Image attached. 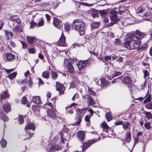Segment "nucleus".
I'll return each mask as SVG.
<instances>
[{
    "label": "nucleus",
    "instance_id": "51",
    "mask_svg": "<svg viewBox=\"0 0 152 152\" xmlns=\"http://www.w3.org/2000/svg\"><path fill=\"white\" fill-rule=\"evenodd\" d=\"M19 121L20 124H22L24 122V118L23 116L20 115L19 119Z\"/></svg>",
    "mask_w": 152,
    "mask_h": 152
},
{
    "label": "nucleus",
    "instance_id": "21",
    "mask_svg": "<svg viewBox=\"0 0 152 152\" xmlns=\"http://www.w3.org/2000/svg\"><path fill=\"white\" fill-rule=\"evenodd\" d=\"M35 129V127L34 124L32 123H28L25 128V130L32 129L33 131Z\"/></svg>",
    "mask_w": 152,
    "mask_h": 152
},
{
    "label": "nucleus",
    "instance_id": "57",
    "mask_svg": "<svg viewBox=\"0 0 152 152\" xmlns=\"http://www.w3.org/2000/svg\"><path fill=\"white\" fill-rule=\"evenodd\" d=\"M130 125V124L128 122L125 124L123 125V128L125 130L127 129L128 126Z\"/></svg>",
    "mask_w": 152,
    "mask_h": 152
},
{
    "label": "nucleus",
    "instance_id": "50",
    "mask_svg": "<svg viewBox=\"0 0 152 152\" xmlns=\"http://www.w3.org/2000/svg\"><path fill=\"white\" fill-rule=\"evenodd\" d=\"M115 44L116 45H119L121 44L120 40L118 39H116L115 40Z\"/></svg>",
    "mask_w": 152,
    "mask_h": 152
},
{
    "label": "nucleus",
    "instance_id": "58",
    "mask_svg": "<svg viewBox=\"0 0 152 152\" xmlns=\"http://www.w3.org/2000/svg\"><path fill=\"white\" fill-rule=\"evenodd\" d=\"M44 24V21L42 19L39 22L38 24V26H42Z\"/></svg>",
    "mask_w": 152,
    "mask_h": 152
},
{
    "label": "nucleus",
    "instance_id": "31",
    "mask_svg": "<svg viewBox=\"0 0 152 152\" xmlns=\"http://www.w3.org/2000/svg\"><path fill=\"white\" fill-rule=\"evenodd\" d=\"M110 17L111 20L112 21H114V22H116L118 19L117 15L113 14L110 15Z\"/></svg>",
    "mask_w": 152,
    "mask_h": 152
},
{
    "label": "nucleus",
    "instance_id": "33",
    "mask_svg": "<svg viewBox=\"0 0 152 152\" xmlns=\"http://www.w3.org/2000/svg\"><path fill=\"white\" fill-rule=\"evenodd\" d=\"M27 39L29 43H32L35 39V37L32 36H27Z\"/></svg>",
    "mask_w": 152,
    "mask_h": 152
},
{
    "label": "nucleus",
    "instance_id": "30",
    "mask_svg": "<svg viewBox=\"0 0 152 152\" xmlns=\"http://www.w3.org/2000/svg\"><path fill=\"white\" fill-rule=\"evenodd\" d=\"M77 137L81 140L84 139L85 137V133L83 131H80L77 133Z\"/></svg>",
    "mask_w": 152,
    "mask_h": 152
},
{
    "label": "nucleus",
    "instance_id": "34",
    "mask_svg": "<svg viewBox=\"0 0 152 152\" xmlns=\"http://www.w3.org/2000/svg\"><path fill=\"white\" fill-rule=\"evenodd\" d=\"M5 34L6 37H8V39L11 38L13 36V33L10 31H6Z\"/></svg>",
    "mask_w": 152,
    "mask_h": 152
},
{
    "label": "nucleus",
    "instance_id": "14",
    "mask_svg": "<svg viewBox=\"0 0 152 152\" xmlns=\"http://www.w3.org/2000/svg\"><path fill=\"white\" fill-rule=\"evenodd\" d=\"M5 56L6 57V60L8 61H12L15 60V55L9 53H6Z\"/></svg>",
    "mask_w": 152,
    "mask_h": 152
},
{
    "label": "nucleus",
    "instance_id": "53",
    "mask_svg": "<svg viewBox=\"0 0 152 152\" xmlns=\"http://www.w3.org/2000/svg\"><path fill=\"white\" fill-rule=\"evenodd\" d=\"M102 83V86H106L110 83V82L109 81L107 80L106 79L104 78V81H103Z\"/></svg>",
    "mask_w": 152,
    "mask_h": 152
},
{
    "label": "nucleus",
    "instance_id": "1",
    "mask_svg": "<svg viewBox=\"0 0 152 152\" xmlns=\"http://www.w3.org/2000/svg\"><path fill=\"white\" fill-rule=\"evenodd\" d=\"M138 37L135 34H133L130 36V40L125 42L124 46L129 50L134 49L138 48L141 45L140 41L137 40Z\"/></svg>",
    "mask_w": 152,
    "mask_h": 152
},
{
    "label": "nucleus",
    "instance_id": "8",
    "mask_svg": "<svg viewBox=\"0 0 152 152\" xmlns=\"http://www.w3.org/2000/svg\"><path fill=\"white\" fill-rule=\"evenodd\" d=\"M88 62L87 60L85 61H80L78 62L77 66L79 69H82L87 65Z\"/></svg>",
    "mask_w": 152,
    "mask_h": 152
},
{
    "label": "nucleus",
    "instance_id": "23",
    "mask_svg": "<svg viewBox=\"0 0 152 152\" xmlns=\"http://www.w3.org/2000/svg\"><path fill=\"white\" fill-rule=\"evenodd\" d=\"M67 71L71 73H74L75 72L74 67L70 63L68 64L67 67Z\"/></svg>",
    "mask_w": 152,
    "mask_h": 152
},
{
    "label": "nucleus",
    "instance_id": "55",
    "mask_svg": "<svg viewBox=\"0 0 152 152\" xmlns=\"http://www.w3.org/2000/svg\"><path fill=\"white\" fill-rule=\"evenodd\" d=\"M23 48H27V45L26 42L23 41H20Z\"/></svg>",
    "mask_w": 152,
    "mask_h": 152
},
{
    "label": "nucleus",
    "instance_id": "16",
    "mask_svg": "<svg viewBox=\"0 0 152 152\" xmlns=\"http://www.w3.org/2000/svg\"><path fill=\"white\" fill-rule=\"evenodd\" d=\"M77 104L76 103H73L69 107H66V109L67 113L70 114H72L73 113V111L72 108L73 107H75V105H77Z\"/></svg>",
    "mask_w": 152,
    "mask_h": 152
},
{
    "label": "nucleus",
    "instance_id": "61",
    "mask_svg": "<svg viewBox=\"0 0 152 152\" xmlns=\"http://www.w3.org/2000/svg\"><path fill=\"white\" fill-rule=\"evenodd\" d=\"M26 133L27 134H28L29 137L28 139H30L31 137H32L33 136V135L34 134L33 133H29L28 131L26 132Z\"/></svg>",
    "mask_w": 152,
    "mask_h": 152
},
{
    "label": "nucleus",
    "instance_id": "32",
    "mask_svg": "<svg viewBox=\"0 0 152 152\" xmlns=\"http://www.w3.org/2000/svg\"><path fill=\"white\" fill-rule=\"evenodd\" d=\"M143 114L146 116V117L148 119L152 118V114L150 112L144 111Z\"/></svg>",
    "mask_w": 152,
    "mask_h": 152
},
{
    "label": "nucleus",
    "instance_id": "35",
    "mask_svg": "<svg viewBox=\"0 0 152 152\" xmlns=\"http://www.w3.org/2000/svg\"><path fill=\"white\" fill-rule=\"evenodd\" d=\"M149 91H148V92L145 95V97H146V96H147V98L143 102V103H147L148 102H150L151 100V95L150 94H149L148 96V94Z\"/></svg>",
    "mask_w": 152,
    "mask_h": 152
},
{
    "label": "nucleus",
    "instance_id": "42",
    "mask_svg": "<svg viewBox=\"0 0 152 152\" xmlns=\"http://www.w3.org/2000/svg\"><path fill=\"white\" fill-rule=\"evenodd\" d=\"M88 92L89 94L93 96H95L96 95V93L91 88H88Z\"/></svg>",
    "mask_w": 152,
    "mask_h": 152
},
{
    "label": "nucleus",
    "instance_id": "3",
    "mask_svg": "<svg viewBox=\"0 0 152 152\" xmlns=\"http://www.w3.org/2000/svg\"><path fill=\"white\" fill-rule=\"evenodd\" d=\"M86 110V109L83 108L82 109H80L78 108L77 109V114L75 118V123L74 125H78L81 123V119L83 117V112Z\"/></svg>",
    "mask_w": 152,
    "mask_h": 152
},
{
    "label": "nucleus",
    "instance_id": "24",
    "mask_svg": "<svg viewBox=\"0 0 152 152\" xmlns=\"http://www.w3.org/2000/svg\"><path fill=\"white\" fill-rule=\"evenodd\" d=\"M131 133L129 131L125 134V140L127 143H129L131 140Z\"/></svg>",
    "mask_w": 152,
    "mask_h": 152
},
{
    "label": "nucleus",
    "instance_id": "56",
    "mask_svg": "<svg viewBox=\"0 0 152 152\" xmlns=\"http://www.w3.org/2000/svg\"><path fill=\"white\" fill-rule=\"evenodd\" d=\"M99 13L101 15H105L107 14V12L104 10H101L99 11Z\"/></svg>",
    "mask_w": 152,
    "mask_h": 152
},
{
    "label": "nucleus",
    "instance_id": "48",
    "mask_svg": "<svg viewBox=\"0 0 152 152\" xmlns=\"http://www.w3.org/2000/svg\"><path fill=\"white\" fill-rule=\"evenodd\" d=\"M27 102V99L26 97L24 96L21 99V102L23 104H26Z\"/></svg>",
    "mask_w": 152,
    "mask_h": 152
},
{
    "label": "nucleus",
    "instance_id": "36",
    "mask_svg": "<svg viewBox=\"0 0 152 152\" xmlns=\"http://www.w3.org/2000/svg\"><path fill=\"white\" fill-rule=\"evenodd\" d=\"M105 116L108 122L110 121L112 119V117L111 113L110 112L107 113L106 114Z\"/></svg>",
    "mask_w": 152,
    "mask_h": 152
},
{
    "label": "nucleus",
    "instance_id": "40",
    "mask_svg": "<svg viewBox=\"0 0 152 152\" xmlns=\"http://www.w3.org/2000/svg\"><path fill=\"white\" fill-rule=\"evenodd\" d=\"M100 126L102 128L103 131H104L105 129H109V127L106 122H103L100 125Z\"/></svg>",
    "mask_w": 152,
    "mask_h": 152
},
{
    "label": "nucleus",
    "instance_id": "11",
    "mask_svg": "<svg viewBox=\"0 0 152 152\" xmlns=\"http://www.w3.org/2000/svg\"><path fill=\"white\" fill-rule=\"evenodd\" d=\"M96 140H92L89 141L88 142L84 143L83 145V147L82 148L83 152H84L86 149L89 146H90L92 144L96 142Z\"/></svg>",
    "mask_w": 152,
    "mask_h": 152
},
{
    "label": "nucleus",
    "instance_id": "26",
    "mask_svg": "<svg viewBox=\"0 0 152 152\" xmlns=\"http://www.w3.org/2000/svg\"><path fill=\"white\" fill-rule=\"evenodd\" d=\"M33 101L36 104H39L41 103L40 99L39 96H34L33 97Z\"/></svg>",
    "mask_w": 152,
    "mask_h": 152
},
{
    "label": "nucleus",
    "instance_id": "10",
    "mask_svg": "<svg viewBox=\"0 0 152 152\" xmlns=\"http://www.w3.org/2000/svg\"><path fill=\"white\" fill-rule=\"evenodd\" d=\"M57 111L56 109L52 110L48 112V115L50 118L51 119H55L56 117V114Z\"/></svg>",
    "mask_w": 152,
    "mask_h": 152
},
{
    "label": "nucleus",
    "instance_id": "29",
    "mask_svg": "<svg viewBox=\"0 0 152 152\" xmlns=\"http://www.w3.org/2000/svg\"><path fill=\"white\" fill-rule=\"evenodd\" d=\"M19 25L16 26H15L13 29V31L14 32L20 33L23 31V29L21 28H20Z\"/></svg>",
    "mask_w": 152,
    "mask_h": 152
},
{
    "label": "nucleus",
    "instance_id": "15",
    "mask_svg": "<svg viewBox=\"0 0 152 152\" xmlns=\"http://www.w3.org/2000/svg\"><path fill=\"white\" fill-rule=\"evenodd\" d=\"M135 33L138 36H137L136 35V37H138V39H137V40H139L140 41V43L141 39H142V38L144 37L145 35V34L143 32H141L140 30L138 29L136 31Z\"/></svg>",
    "mask_w": 152,
    "mask_h": 152
},
{
    "label": "nucleus",
    "instance_id": "5",
    "mask_svg": "<svg viewBox=\"0 0 152 152\" xmlns=\"http://www.w3.org/2000/svg\"><path fill=\"white\" fill-rule=\"evenodd\" d=\"M46 149L48 152H54L55 150L58 151L60 149L61 147L58 145H53L51 144H49Z\"/></svg>",
    "mask_w": 152,
    "mask_h": 152
},
{
    "label": "nucleus",
    "instance_id": "47",
    "mask_svg": "<svg viewBox=\"0 0 152 152\" xmlns=\"http://www.w3.org/2000/svg\"><path fill=\"white\" fill-rule=\"evenodd\" d=\"M145 107L148 109H152V102L147 104Z\"/></svg>",
    "mask_w": 152,
    "mask_h": 152
},
{
    "label": "nucleus",
    "instance_id": "12",
    "mask_svg": "<svg viewBox=\"0 0 152 152\" xmlns=\"http://www.w3.org/2000/svg\"><path fill=\"white\" fill-rule=\"evenodd\" d=\"M53 24L56 28L59 29L61 28L62 26V23L57 18H54Z\"/></svg>",
    "mask_w": 152,
    "mask_h": 152
},
{
    "label": "nucleus",
    "instance_id": "43",
    "mask_svg": "<svg viewBox=\"0 0 152 152\" xmlns=\"http://www.w3.org/2000/svg\"><path fill=\"white\" fill-rule=\"evenodd\" d=\"M121 74V73L120 72L115 71L114 72V73L112 74L111 76L112 77V78H113L115 77L120 75Z\"/></svg>",
    "mask_w": 152,
    "mask_h": 152
},
{
    "label": "nucleus",
    "instance_id": "59",
    "mask_svg": "<svg viewBox=\"0 0 152 152\" xmlns=\"http://www.w3.org/2000/svg\"><path fill=\"white\" fill-rule=\"evenodd\" d=\"M124 58L121 57H119L117 59V61L118 62L123 63L124 61Z\"/></svg>",
    "mask_w": 152,
    "mask_h": 152
},
{
    "label": "nucleus",
    "instance_id": "54",
    "mask_svg": "<svg viewBox=\"0 0 152 152\" xmlns=\"http://www.w3.org/2000/svg\"><path fill=\"white\" fill-rule=\"evenodd\" d=\"M147 44H143L141 47L140 48V50H145L147 48Z\"/></svg>",
    "mask_w": 152,
    "mask_h": 152
},
{
    "label": "nucleus",
    "instance_id": "39",
    "mask_svg": "<svg viewBox=\"0 0 152 152\" xmlns=\"http://www.w3.org/2000/svg\"><path fill=\"white\" fill-rule=\"evenodd\" d=\"M17 74V72H14L10 74L8 76V77L10 79L12 80L15 77Z\"/></svg>",
    "mask_w": 152,
    "mask_h": 152
},
{
    "label": "nucleus",
    "instance_id": "9",
    "mask_svg": "<svg viewBox=\"0 0 152 152\" xmlns=\"http://www.w3.org/2000/svg\"><path fill=\"white\" fill-rule=\"evenodd\" d=\"M56 90L59 91L60 94H62L65 90V88L61 84L56 83Z\"/></svg>",
    "mask_w": 152,
    "mask_h": 152
},
{
    "label": "nucleus",
    "instance_id": "7",
    "mask_svg": "<svg viewBox=\"0 0 152 152\" xmlns=\"http://www.w3.org/2000/svg\"><path fill=\"white\" fill-rule=\"evenodd\" d=\"M97 58L100 60L101 61L104 62L107 65V63H109V60H110L111 58V57L110 56H106L104 57H103L101 54H100Z\"/></svg>",
    "mask_w": 152,
    "mask_h": 152
},
{
    "label": "nucleus",
    "instance_id": "38",
    "mask_svg": "<svg viewBox=\"0 0 152 152\" xmlns=\"http://www.w3.org/2000/svg\"><path fill=\"white\" fill-rule=\"evenodd\" d=\"M1 144L3 148L5 147L7 145V142L3 138L1 140Z\"/></svg>",
    "mask_w": 152,
    "mask_h": 152
},
{
    "label": "nucleus",
    "instance_id": "19",
    "mask_svg": "<svg viewBox=\"0 0 152 152\" xmlns=\"http://www.w3.org/2000/svg\"><path fill=\"white\" fill-rule=\"evenodd\" d=\"M10 19L14 22L17 23H20L21 22V20L19 19V17L18 15L13 16L10 18Z\"/></svg>",
    "mask_w": 152,
    "mask_h": 152
},
{
    "label": "nucleus",
    "instance_id": "20",
    "mask_svg": "<svg viewBox=\"0 0 152 152\" xmlns=\"http://www.w3.org/2000/svg\"><path fill=\"white\" fill-rule=\"evenodd\" d=\"M2 107L4 111L7 113L9 112L11 109V106L8 103L4 104L2 106Z\"/></svg>",
    "mask_w": 152,
    "mask_h": 152
},
{
    "label": "nucleus",
    "instance_id": "13",
    "mask_svg": "<svg viewBox=\"0 0 152 152\" xmlns=\"http://www.w3.org/2000/svg\"><path fill=\"white\" fill-rule=\"evenodd\" d=\"M142 16L144 19L148 21L150 20V19L152 18V15L150 11L143 13Z\"/></svg>",
    "mask_w": 152,
    "mask_h": 152
},
{
    "label": "nucleus",
    "instance_id": "18",
    "mask_svg": "<svg viewBox=\"0 0 152 152\" xmlns=\"http://www.w3.org/2000/svg\"><path fill=\"white\" fill-rule=\"evenodd\" d=\"M86 96L87 97V100L88 105H92L95 104L94 99L91 96L88 94H86Z\"/></svg>",
    "mask_w": 152,
    "mask_h": 152
},
{
    "label": "nucleus",
    "instance_id": "2",
    "mask_svg": "<svg viewBox=\"0 0 152 152\" xmlns=\"http://www.w3.org/2000/svg\"><path fill=\"white\" fill-rule=\"evenodd\" d=\"M72 26L74 29L79 32L80 35L84 34V24L83 21L78 20H75Z\"/></svg>",
    "mask_w": 152,
    "mask_h": 152
},
{
    "label": "nucleus",
    "instance_id": "22",
    "mask_svg": "<svg viewBox=\"0 0 152 152\" xmlns=\"http://www.w3.org/2000/svg\"><path fill=\"white\" fill-rule=\"evenodd\" d=\"M121 80L124 83H129L132 81L131 77L128 76L124 77L123 78L121 77Z\"/></svg>",
    "mask_w": 152,
    "mask_h": 152
},
{
    "label": "nucleus",
    "instance_id": "6",
    "mask_svg": "<svg viewBox=\"0 0 152 152\" xmlns=\"http://www.w3.org/2000/svg\"><path fill=\"white\" fill-rule=\"evenodd\" d=\"M60 134L61 137V141L62 143H64V140L67 141L68 139H69L71 136L70 134L68 133V132H61Z\"/></svg>",
    "mask_w": 152,
    "mask_h": 152
},
{
    "label": "nucleus",
    "instance_id": "62",
    "mask_svg": "<svg viewBox=\"0 0 152 152\" xmlns=\"http://www.w3.org/2000/svg\"><path fill=\"white\" fill-rule=\"evenodd\" d=\"M28 51L29 53H35V50L32 48L29 49Z\"/></svg>",
    "mask_w": 152,
    "mask_h": 152
},
{
    "label": "nucleus",
    "instance_id": "52",
    "mask_svg": "<svg viewBox=\"0 0 152 152\" xmlns=\"http://www.w3.org/2000/svg\"><path fill=\"white\" fill-rule=\"evenodd\" d=\"M81 4L83 6H87L89 7H91L94 4H89L88 3H85V2H81Z\"/></svg>",
    "mask_w": 152,
    "mask_h": 152
},
{
    "label": "nucleus",
    "instance_id": "49",
    "mask_svg": "<svg viewBox=\"0 0 152 152\" xmlns=\"http://www.w3.org/2000/svg\"><path fill=\"white\" fill-rule=\"evenodd\" d=\"M91 117V115H86L85 118V120L86 122H89L90 121V119Z\"/></svg>",
    "mask_w": 152,
    "mask_h": 152
},
{
    "label": "nucleus",
    "instance_id": "4",
    "mask_svg": "<svg viewBox=\"0 0 152 152\" xmlns=\"http://www.w3.org/2000/svg\"><path fill=\"white\" fill-rule=\"evenodd\" d=\"M57 44L58 46L65 47L67 46V44L66 42V37L64 35L63 31L61 35L57 42Z\"/></svg>",
    "mask_w": 152,
    "mask_h": 152
},
{
    "label": "nucleus",
    "instance_id": "46",
    "mask_svg": "<svg viewBox=\"0 0 152 152\" xmlns=\"http://www.w3.org/2000/svg\"><path fill=\"white\" fill-rule=\"evenodd\" d=\"M51 74L52 78L53 79H57L58 76V74L56 72L53 71L52 72Z\"/></svg>",
    "mask_w": 152,
    "mask_h": 152
},
{
    "label": "nucleus",
    "instance_id": "37",
    "mask_svg": "<svg viewBox=\"0 0 152 152\" xmlns=\"http://www.w3.org/2000/svg\"><path fill=\"white\" fill-rule=\"evenodd\" d=\"M42 76L43 77L47 79L49 77V73L48 71H44L42 74Z\"/></svg>",
    "mask_w": 152,
    "mask_h": 152
},
{
    "label": "nucleus",
    "instance_id": "63",
    "mask_svg": "<svg viewBox=\"0 0 152 152\" xmlns=\"http://www.w3.org/2000/svg\"><path fill=\"white\" fill-rule=\"evenodd\" d=\"M114 124L116 125H121L123 124V123L121 121H119L115 122Z\"/></svg>",
    "mask_w": 152,
    "mask_h": 152
},
{
    "label": "nucleus",
    "instance_id": "17",
    "mask_svg": "<svg viewBox=\"0 0 152 152\" xmlns=\"http://www.w3.org/2000/svg\"><path fill=\"white\" fill-rule=\"evenodd\" d=\"M10 95L7 91H5L0 93V99L1 100L9 97Z\"/></svg>",
    "mask_w": 152,
    "mask_h": 152
},
{
    "label": "nucleus",
    "instance_id": "27",
    "mask_svg": "<svg viewBox=\"0 0 152 152\" xmlns=\"http://www.w3.org/2000/svg\"><path fill=\"white\" fill-rule=\"evenodd\" d=\"M104 81V78H103L100 79L98 78H96L95 80V82L97 85H99L101 86H102L103 81Z\"/></svg>",
    "mask_w": 152,
    "mask_h": 152
},
{
    "label": "nucleus",
    "instance_id": "45",
    "mask_svg": "<svg viewBox=\"0 0 152 152\" xmlns=\"http://www.w3.org/2000/svg\"><path fill=\"white\" fill-rule=\"evenodd\" d=\"M150 122H146L144 124V126L146 129H149L151 128V126L150 125Z\"/></svg>",
    "mask_w": 152,
    "mask_h": 152
},
{
    "label": "nucleus",
    "instance_id": "28",
    "mask_svg": "<svg viewBox=\"0 0 152 152\" xmlns=\"http://www.w3.org/2000/svg\"><path fill=\"white\" fill-rule=\"evenodd\" d=\"M100 23L99 22H93L90 24L92 28H97L100 26Z\"/></svg>",
    "mask_w": 152,
    "mask_h": 152
},
{
    "label": "nucleus",
    "instance_id": "41",
    "mask_svg": "<svg viewBox=\"0 0 152 152\" xmlns=\"http://www.w3.org/2000/svg\"><path fill=\"white\" fill-rule=\"evenodd\" d=\"M30 25V28H34L37 26V23L34 21H31L29 23Z\"/></svg>",
    "mask_w": 152,
    "mask_h": 152
},
{
    "label": "nucleus",
    "instance_id": "60",
    "mask_svg": "<svg viewBox=\"0 0 152 152\" xmlns=\"http://www.w3.org/2000/svg\"><path fill=\"white\" fill-rule=\"evenodd\" d=\"M147 85V83L146 81V80H145V82H144L143 84L141 85V89H143L144 88V87L145 86H146Z\"/></svg>",
    "mask_w": 152,
    "mask_h": 152
},
{
    "label": "nucleus",
    "instance_id": "64",
    "mask_svg": "<svg viewBox=\"0 0 152 152\" xmlns=\"http://www.w3.org/2000/svg\"><path fill=\"white\" fill-rule=\"evenodd\" d=\"M70 26L68 25H66L65 26V30L67 31H68L69 30Z\"/></svg>",
    "mask_w": 152,
    "mask_h": 152
},
{
    "label": "nucleus",
    "instance_id": "25",
    "mask_svg": "<svg viewBox=\"0 0 152 152\" xmlns=\"http://www.w3.org/2000/svg\"><path fill=\"white\" fill-rule=\"evenodd\" d=\"M89 13L94 18L96 17L98 14L97 11L94 9H92L90 10L89 11Z\"/></svg>",
    "mask_w": 152,
    "mask_h": 152
},
{
    "label": "nucleus",
    "instance_id": "44",
    "mask_svg": "<svg viewBox=\"0 0 152 152\" xmlns=\"http://www.w3.org/2000/svg\"><path fill=\"white\" fill-rule=\"evenodd\" d=\"M3 113L2 114H1V116L0 118H1L4 121H7L9 120V118L7 116L5 115H3Z\"/></svg>",
    "mask_w": 152,
    "mask_h": 152
}]
</instances>
